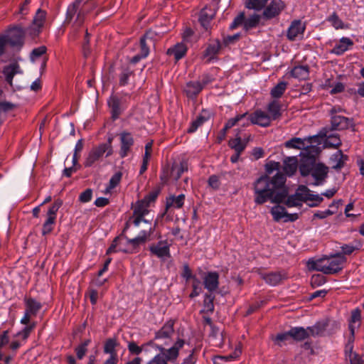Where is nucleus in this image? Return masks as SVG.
Instances as JSON below:
<instances>
[{
  "instance_id": "nucleus-1",
  "label": "nucleus",
  "mask_w": 364,
  "mask_h": 364,
  "mask_svg": "<svg viewBox=\"0 0 364 364\" xmlns=\"http://www.w3.org/2000/svg\"><path fill=\"white\" fill-rule=\"evenodd\" d=\"M286 181L284 174L277 172L272 178L267 176H262L253 184L254 200L256 204L261 205L269 200L273 202L282 200V196L273 197L276 191L282 188Z\"/></svg>"
},
{
  "instance_id": "nucleus-2",
  "label": "nucleus",
  "mask_w": 364,
  "mask_h": 364,
  "mask_svg": "<svg viewBox=\"0 0 364 364\" xmlns=\"http://www.w3.org/2000/svg\"><path fill=\"white\" fill-rule=\"evenodd\" d=\"M346 262V257L341 253H337L331 258L310 259L308 262V267L311 270H316L326 274H333L341 271Z\"/></svg>"
},
{
  "instance_id": "nucleus-3",
  "label": "nucleus",
  "mask_w": 364,
  "mask_h": 364,
  "mask_svg": "<svg viewBox=\"0 0 364 364\" xmlns=\"http://www.w3.org/2000/svg\"><path fill=\"white\" fill-rule=\"evenodd\" d=\"M323 201L321 196L314 194L306 186L301 185L293 195L288 196L285 204L287 207L301 206L302 203H306L311 207L318 205Z\"/></svg>"
},
{
  "instance_id": "nucleus-4",
  "label": "nucleus",
  "mask_w": 364,
  "mask_h": 364,
  "mask_svg": "<svg viewBox=\"0 0 364 364\" xmlns=\"http://www.w3.org/2000/svg\"><path fill=\"white\" fill-rule=\"evenodd\" d=\"M159 190L149 192L141 200H139L133 205V215L132 219L134 226L138 227L141 222L148 223L144 216L149 213V208L154 205L159 196Z\"/></svg>"
},
{
  "instance_id": "nucleus-5",
  "label": "nucleus",
  "mask_w": 364,
  "mask_h": 364,
  "mask_svg": "<svg viewBox=\"0 0 364 364\" xmlns=\"http://www.w3.org/2000/svg\"><path fill=\"white\" fill-rule=\"evenodd\" d=\"M84 0H75L73 4L68 6L66 12V21L70 22L75 15L77 13L76 19L74 22V26L78 28L81 26L84 21L86 14L94 10L97 4L95 0L87 1L80 10L78 11L79 6Z\"/></svg>"
},
{
  "instance_id": "nucleus-6",
  "label": "nucleus",
  "mask_w": 364,
  "mask_h": 364,
  "mask_svg": "<svg viewBox=\"0 0 364 364\" xmlns=\"http://www.w3.org/2000/svg\"><path fill=\"white\" fill-rule=\"evenodd\" d=\"M184 344V340L178 338L168 349L156 345L155 346L160 350L161 353L156 355L146 364H167L168 362L175 361L178 356L179 350L183 347Z\"/></svg>"
},
{
  "instance_id": "nucleus-7",
  "label": "nucleus",
  "mask_w": 364,
  "mask_h": 364,
  "mask_svg": "<svg viewBox=\"0 0 364 364\" xmlns=\"http://www.w3.org/2000/svg\"><path fill=\"white\" fill-rule=\"evenodd\" d=\"M111 143L112 139L109 138L107 143H102L98 146H94L85 157L84 166L85 167H91L95 163L98 161L105 154H106V157L111 156L113 154Z\"/></svg>"
},
{
  "instance_id": "nucleus-8",
  "label": "nucleus",
  "mask_w": 364,
  "mask_h": 364,
  "mask_svg": "<svg viewBox=\"0 0 364 364\" xmlns=\"http://www.w3.org/2000/svg\"><path fill=\"white\" fill-rule=\"evenodd\" d=\"M316 139L317 136H309L304 139L294 137L285 141L284 146L287 149L301 150L300 156H304L308 149H314L312 143L316 142Z\"/></svg>"
},
{
  "instance_id": "nucleus-9",
  "label": "nucleus",
  "mask_w": 364,
  "mask_h": 364,
  "mask_svg": "<svg viewBox=\"0 0 364 364\" xmlns=\"http://www.w3.org/2000/svg\"><path fill=\"white\" fill-rule=\"evenodd\" d=\"M271 122V117H269L267 113L261 109H258L250 115L247 114L246 122H244L242 124V126H248L250 122L253 124H257L260 127H267L269 126Z\"/></svg>"
},
{
  "instance_id": "nucleus-10",
  "label": "nucleus",
  "mask_w": 364,
  "mask_h": 364,
  "mask_svg": "<svg viewBox=\"0 0 364 364\" xmlns=\"http://www.w3.org/2000/svg\"><path fill=\"white\" fill-rule=\"evenodd\" d=\"M120 141V149L119 154L120 158L127 157L132 151V148L134 144V139L132 133L124 131L119 134Z\"/></svg>"
},
{
  "instance_id": "nucleus-11",
  "label": "nucleus",
  "mask_w": 364,
  "mask_h": 364,
  "mask_svg": "<svg viewBox=\"0 0 364 364\" xmlns=\"http://www.w3.org/2000/svg\"><path fill=\"white\" fill-rule=\"evenodd\" d=\"M107 103L111 109L112 118L114 120L119 118L127 107L125 100L122 97H119L117 95H112L108 100Z\"/></svg>"
},
{
  "instance_id": "nucleus-12",
  "label": "nucleus",
  "mask_w": 364,
  "mask_h": 364,
  "mask_svg": "<svg viewBox=\"0 0 364 364\" xmlns=\"http://www.w3.org/2000/svg\"><path fill=\"white\" fill-rule=\"evenodd\" d=\"M306 29V25L301 20L293 21L287 32V38L291 41H294L303 37Z\"/></svg>"
},
{
  "instance_id": "nucleus-13",
  "label": "nucleus",
  "mask_w": 364,
  "mask_h": 364,
  "mask_svg": "<svg viewBox=\"0 0 364 364\" xmlns=\"http://www.w3.org/2000/svg\"><path fill=\"white\" fill-rule=\"evenodd\" d=\"M340 108L338 109L336 107H333L331 110V126L334 129H346L353 125L352 120L350 119L336 114Z\"/></svg>"
},
{
  "instance_id": "nucleus-14",
  "label": "nucleus",
  "mask_w": 364,
  "mask_h": 364,
  "mask_svg": "<svg viewBox=\"0 0 364 364\" xmlns=\"http://www.w3.org/2000/svg\"><path fill=\"white\" fill-rule=\"evenodd\" d=\"M271 214L273 216V219L274 221H279L282 219H284V222L287 221H295L298 219V214H289L285 208L280 205H275L270 210Z\"/></svg>"
},
{
  "instance_id": "nucleus-15",
  "label": "nucleus",
  "mask_w": 364,
  "mask_h": 364,
  "mask_svg": "<svg viewBox=\"0 0 364 364\" xmlns=\"http://www.w3.org/2000/svg\"><path fill=\"white\" fill-rule=\"evenodd\" d=\"M150 252L159 258L170 257V245L167 240H160L149 247Z\"/></svg>"
},
{
  "instance_id": "nucleus-16",
  "label": "nucleus",
  "mask_w": 364,
  "mask_h": 364,
  "mask_svg": "<svg viewBox=\"0 0 364 364\" xmlns=\"http://www.w3.org/2000/svg\"><path fill=\"white\" fill-rule=\"evenodd\" d=\"M25 36L24 29L20 26H16L9 31L8 41L13 46L21 47L24 42Z\"/></svg>"
},
{
  "instance_id": "nucleus-17",
  "label": "nucleus",
  "mask_w": 364,
  "mask_h": 364,
  "mask_svg": "<svg viewBox=\"0 0 364 364\" xmlns=\"http://www.w3.org/2000/svg\"><path fill=\"white\" fill-rule=\"evenodd\" d=\"M285 4L282 0H272L263 11V16L267 19L277 16L284 9Z\"/></svg>"
},
{
  "instance_id": "nucleus-18",
  "label": "nucleus",
  "mask_w": 364,
  "mask_h": 364,
  "mask_svg": "<svg viewBox=\"0 0 364 364\" xmlns=\"http://www.w3.org/2000/svg\"><path fill=\"white\" fill-rule=\"evenodd\" d=\"M203 285L208 291H215L219 286V274L217 272H208L203 277Z\"/></svg>"
},
{
  "instance_id": "nucleus-19",
  "label": "nucleus",
  "mask_w": 364,
  "mask_h": 364,
  "mask_svg": "<svg viewBox=\"0 0 364 364\" xmlns=\"http://www.w3.org/2000/svg\"><path fill=\"white\" fill-rule=\"evenodd\" d=\"M328 167L322 164H315L312 170L311 176L314 178L315 182L314 185H321L328 175Z\"/></svg>"
},
{
  "instance_id": "nucleus-20",
  "label": "nucleus",
  "mask_w": 364,
  "mask_h": 364,
  "mask_svg": "<svg viewBox=\"0 0 364 364\" xmlns=\"http://www.w3.org/2000/svg\"><path fill=\"white\" fill-rule=\"evenodd\" d=\"M348 156L343 154L342 151L338 150L331 155L329 159V164L331 168L336 171H340L344 167L346 162L348 161Z\"/></svg>"
},
{
  "instance_id": "nucleus-21",
  "label": "nucleus",
  "mask_w": 364,
  "mask_h": 364,
  "mask_svg": "<svg viewBox=\"0 0 364 364\" xmlns=\"http://www.w3.org/2000/svg\"><path fill=\"white\" fill-rule=\"evenodd\" d=\"M261 277L270 286H277L287 278L286 274L283 272H272L269 273H261Z\"/></svg>"
},
{
  "instance_id": "nucleus-22",
  "label": "nucleus",
  "mask_w": 364,
  "mask_h": 364,
  "mask_svg": "<svg viewBox=\"0 0 364 364\" xmlns=\"http://www.w3.org/2000/svg\"><path fill=\"white\" fill-rule=\"evenodd\" d=\"M188 48L183 43H177L174 46L170 47L166 54L168 55H173L176 62L184 58L187 53Z\"/></svg>"
},
{
  "instance_id": "nucleus-23",
  "label": "nucleus",
  "mask_w": 364,
  "mask_h": 364,
  "mask_svg": "<svg viewBox=\"0 0 364 364\" xmlns=\"http://www.w3.org/2000/svg\"><path fill=\"white\" fill-rule=\"evenodd\" d=\"M298 168L297 156H287L283 159L282 170L286 176H293Z\"/></svg>"
},
{
  "instance_id": "nucleus-24",
  "label": "nucleus",
  "mask_w": 364,
  "mask_h": 364,
  "mask_svg": "<svg viewBox=\"0 0 364 364\" xmlns=\"http://www.w3.org/2000/svg\"><path fill=\"white\" fill-rule=\"evenodd\" d=\"M353 46V41L350 38L342 37L340 41L335 44L331 53L336 55H341Z\"/></svg>"
},
{
  "instance_id": "nucleus-25",
  "label": "nucleus",
  "mask_w": 364,
  "mask_h": 364,
  "mask_svg": "<svg viewBox=\"0 0 364 364\" xmlns=\"http://www.w3.org/2000/svg\"><path fill=\"white\" fill-rule=\"evenodd\" d=\"M250 137V136H248L247 138L242 139L238 132L235 137L229 141L228 145L235 152L242 153L247 145Z\"/></svg>"
},
{
  "instance_id": "nucleus-26",
  "label": "nucleus",
  "mask_w": 364,
  "mask_h": 364,
  "mask_svg": "<svg viewBox=\"0 0 364 364\" xmlns=\"http://www.w3.org/2000/svg\"><path fill=\"white\" fill-rule=\"evenodd\" d=\"M206 84L207 82L201 83L200 81H191L187 82L184 91L188 97L193 98L201 92Z\"/></svg>"
},
{
  "instance_id": "nucleus-27",
  "label": "nucleus",
  "mask_w": 364,
  "mask_h": 364,
  "mask_svg": "<svg viewBox=\"0 0 364 364\" xmlns=\"http://www.w3.org/2000/svg\"><path fill=\"white\" fill-rule=\"evenodd\" d=\"M22 71L17 63H11L5 66L3 69V74L5 76L6 81L11 85H13V78L16 74H21Z\"/></svg>"
},
{
  "instance_id": "nucleus-28",
  "label": "nucleus",
  "mask_w": 364,
  "mask_h": 364,
  "mask_svg": "<svg viewBox=\"0 0 364 364\" xmlns=\"http://www.w3.org/2000/svg\"><path fill=\"white\" fill-rule=\"evenodd\" d=\"M174 321L170 319L167 321L164 326L155 333V339H163L170 338L173 332Z\"/></svg>"
},
{
  "instance_id": "nucleus-29",
  "label": "nucleus",
  "mask_w": 364,
  "mask_h": 364,
  "mask_svg": "<svg viewBox=\"0 0 364 364\" xmlns=\"http://www.w3.org/2000/svg\"><path fill=\"white\" fill-rule=\"evenodd\" d=\"M126 239L117 237L113 240L109 247L107 250L106 254L110 255L117 252H129V250L126 248Z\"/></svg>"
},
{
  "instance_id": "nucleus-30",
  "label": "nucleus",
  "mask_w": 364,
  "mask_h": 364,
  "mask_svg": "<svg viewBox=\"0 0 364 364\" xmlns=\"http://www.w3.org/2000/svg\"><path fill=\"white\" fill-rule=\"evenodd\" d=\"M215 15V11L210 7L205 6L203 8L200 13L199 21L201 26L208 30L210 26V23Z\"/></svg>"
},
{
  "instance_id": "nucleus-31",
  "label": "nucleus",
  "mask_w": 364,
  "mask_h": 364,
  "mask_svg": "<svg viewBox=\"0 0 364 364\" xmlns=\"http://www.w3.org/2000/svg\"><path fill=\"white\" fill-rule=\"evenodd\" d=\"M361 323V311L357 308L351 311L350 318L349 320L348 328L350 332L351 336L353 338L355 334V330L360 326Z\"/></svg>"
},
{
  "instance_id": "nucleus-32",
  "label": "nucleus",
  "mask_w": 364,
  "mask_h": 364,
  "mask_svg": "<svg viewBox=\"0 0 364 364\" xmlns=\"http://www.w3.org/2000/svg\"><path fill=\"white\" fill-rule=\"evenodd\" d=\"M153 231L154 230L151 228L149 230H141L137 237L133 239L126 238V244L132 245L135 248L140 244L144 243Z\"/></svg>"
},
{
  "instance_id": "nucleus-33",
  "label": "nucleus",
  "mask_w": 364,
  "mask_h": 364,
  "mask_svg": "<svg viewBox=\"0 0 364 364\" xmlns=\"http://www.w3.org/2000/svg\"><path fill=\"white\" fill-rule=\"evenodd\" d=\"M23 301L25 304V311L36 316L42 307L41 304L31 297H25Z\"/></svg>"
},
{
  "instance_id": "nucleus-34",
  "label": "nucleus",
  "mask_w": 364,
  "mask_h": 364,
  "mask_svg": "<svg viewBox=\"0 0 364 364\" xmlns=\"http://www.w3.org/2000/svg\"><path fill=\"white\" fill-rule=\"evenodd\" d=\"M185 195L184 194H180L178 196H170L166 198V208H176L179 209L183 207L185 201Z\"/></svg>"
},
{
  "instance_id": "nucleus-35",
  "label": "nucleus",
  "mask_w": 364,
  "mask_h": 364,
  "mask_svg": "<svg viewBox=\"0 0 364 364\" xmlns=\"http://www.w3.org/2000/svg\"><path fill=\"white\" fill-rule=\"evenodd\" d=\"M291 76L299 80H305L309 76V69L307 65L295 66L291 70Z\"/></svg>"
},
{
  "instance_id": "nucleus-36",
  "label": "nucleus",
  "mask_w": 364,
  "mask_h": 364,
  "mask_svg": "<svg viewBox=\"0 0 364 364\" xmlns=\"http://www.w3.org/2000/svg\"><path fill=\"white\" fill-rule=\"evenodd\" d=\"M346 356L349 360L350 364H364V360L355 352L353 351V344L348 343L346 346Z\"/></svg>"
},
{
  "instance_id": "nucleus-37",
  "label": "nucleus",
  "mask_w": 364,
  "mask_h": 364,
  "mask_svg": "<svg viewBox=\"0 0 364 364\" xmlns=\"http://www.w3.org/2000/svg\"><path fill=\"white\" fill-rule=\"evenodd\" d=\"M291 338L296 341H301L309 336V333L304 327H293L289 330Z\"/></svg>"
},
{
  "instance_id": "nucleus-38",
  "label": "nucleus",
  "mask_w": 364,
  "mask_h": 364,
  "mask_svg": "<svg viewBox=\"0 0 364 364\" xmlns=\"http://www.w3.org/2000/svg\"><path fill=\"white\" fill-rule=\"evenodd\" d=\"M119 345L116 338L106 340L104 345V353L109 354L110 357H118L116 348Z\"/></svg>"
},
{
  "instance_id": "nucleus-39",
  "label": "nucleus",
  "mask_w": 364,
  "mask_h": 364,
  "mask_svg": "<svg viewBox=\"0 0 364 364\" xmlns=\"http://www.w3.org/2000/svg\"><path fill=\"white\" fill-rule=\"evenodd\" d=\"M281 105L277 100H272L267 105L268 114L272 120H275L281 116Z\"/></svg>"
},
{
  "instance_id": "nucleus-40",
  "label": "nucleus",
  "mask_w": 364,
  "mask_h": 364,
  "mask_svg": "<svg viewBox=\"0 0 364 364\" xmlns=\"http://www.w3.org/2000/svg\"><path fill=\"white\" fill-rule=\"evenodd\" d=\"M220 48V42L218 40H216L208 45L205 50L204 56L208 58V60H210L219 53Z\"/></svg>"
},
{
  "instance_id": "nucleus-41",
  "label": "nucleus",
  "mask_w": 364,
  "mask_h": 364,
  "mask_svg": "<svg viewBox=\"0 0 364 364\" xmlns=\"http://www.w3.org/2000/svg\"><path fill=\"white\" fill-rule=\"evenodd\" d=\"M188 171V166L186 162H181L180 164H174L172 166L171 176L176 181L179 179L181 175Z\"/></svg>"
},
{
  "instance_id": "nucleus-42",
  "label": "nucleus",
  "mask_w": 364,
  "mask_h": 364,
  "mask_svg": "<svg viewBox=\"0 0 364 364\" xmlns=\"http://www.w3.org/2000/svg\"><path fill=\"white\" fill-rule=\"evenodd\" d=\"M148 346H155L156 344L151 341L141 346H139L135 342L132 341L129 342L127 348L131 354L139 355L144 350H146V347Z\"/></svg>"
},
{
  "instance_id": "nucleus-43",
  "label": "nucleus",
  "mask_w": 364,
  "mask_h": 364,
  "mask_svg": "<svg viewBox=\"0 0 364 364\" xmlns=\"http://www.w3.org/2000/svg\"><path fill=\"white\" fill-rule=\"evenodd\" d=\"M287 82L284 81L279 82L270 91L272 97L275 99L280 98L287 90Z\"/></svg>"
},
{
  "instance_id": "nucleus-44",
  "label": "nucleus",
  "mask_w": 364,
  "mask_h": 364,
  "mask_svg": "<svg viewBox=\"0 0 364 364\" xmlns=\"http://www.w3.org/2000/svg\"><path fill=\"white\" fill-rule=\"evenodd\" d=\"M326 21L331 23V25L336 30L338 29H346L347 28V26L345 25L343 21L339 18L338 15L333 12L331 15H330Z\"/></svg>"
},
{
  "instance_id": "nucleus-45",
  "label": "nucleus",
  "mask_w": 364,
  "mask_h": 364,
  "mask_svg": "<svg viewBox=\"0 0 364 364\" xmlns=\"http://www.w3.org/2000/svg\"><path fill=\"white\" fill-rule=\"evenodd\" d=\"M247 116V113L246 112L242 114H237L235 117L228 119L225 123V129H230L236 124L242 125L244 122H246Z\"/></svg>"
},
{
  "instance_id": "nucleus-46",
  "label": "nucleus",
  "mask_w": 364,
  "mask_h": 364,
  "mask_svg": "<svg viewBox=\"0 0 364 364\" xmlns=\"http://www.w3.org/2000/svg\"><path fill=\"white\" fill-rule=\"evenodd\" d=\"M134 75L133 70L129 68H124L122 70L119 77V83L120 86H125L128 84L129 77Z\"/></svg>"
},
{
  "instance_id": "nucleus-47",
  "label": "nucleus",
  "mask_w": 364,
  "mask_h": 364,
  "mask_svg": "<svg viewBox=\"0 0 364 364\" xmlns=\"http://www.w3.org/2000/svg\"><path fill=\"white\" fill-rule=\"evenodd\" d=\"M55 220L56 219L53 218V217L51 218L47 216V218L43 224L42 228V235L43 236L48 235L53 231Z\"/></svg>"
},
{
  "instance_id": "nucleus-48",
  "label": "nucleus",
  "mask_w": 364,
  "mask_h": 364,
  "mask_svg": "<svg viewBox=\"0 0 364 364\" xmlns=\"http://www.w3.org/2000/svg\"><path fill=\"white\" fill-rule=\"evenodd\" d=\"M122 173L121 172L115 173L110 178L109 184L106 188L105 193H109L111 190L114 188L121 181Z\"/></svg>"
},
{
  "instance_id": "nucleus-49",
  "label": "nucleus",
  "mask_w": 364,
  "mask_h": 364,
  "mask_svg": "<svg viewBox=\"0 0 364 364\" xmlns=\"http://www.w3.org/2000/svg\"><path fill=\"white\" fill-rule=\"evenodd\" d=\"M290 338L291 336L289 335V331H288L284 333H278L275 336H272V339L276 345L282 347L283 344Z\"/></svg>"
},
{
  "instance_id": "nucleus-50",
  "label": "nucleus",
  "mask_w": 364,
  "mask_h": 364,
  "mask_svg": "<svg viewBox=\"0 0 364 364\" xmlns=\"http://www.w3.org/2000/svg\"><path fill=\"white\" fill-rule=\"evenodd\" d=\"M90 342V339H87L75 348V350L78 359L81 360L84 358L87 351V346Z\"/></svg>"
},
{
  "instance_id": "nucleus-51",
  "label": "nucleus",
  "mask_w": 364,
  "mask_h": 364,
  "mask_svg": "<svg viewBox=\"0 0 364 364\" xmlns=\"http://www.w3.org/2000/svg\"><path fill=\"white\" fill-rule=\"evenodd\" d=\"M208 119V117H206L202 114H200L197 117V118L191 122L190 127L188 129V133L195 132L197 129L200 127Z\"/></svg>"
},
{
  "instance_id": "nucleus-52",
  "label": "nucleus",
  "mask_w": 364,
  "mask_h": 364,
  "mask_svg": "<svg viewBox=\"0 0 364 364\" xmlns=\"http://www.w3.org/2000/svg\"><path fill=\"white\" fill-rule=\"evenodd\" d=\"M267 0H247L246 7L257 11L262 10L266 5Z\"/></svg>"
},
{
  "instance_id": "nucleus-53",
  "label": "nucleus",
  "mask_w": 364,
  "mask_h": 364,
  "mask_svg": "<svg viewBox=\"0 0 364 364\" xmlns=\"http://www.w3.org/2000/svg\"><path fill=\"white\" fill-rule=\"evenodd\" d=\"M46 12L41 9H38L36 13L32 23L43 28L46 21Z\"/></svg>"
},
{
  "instance_id": "nucleus-54",
  "label": "nucleus",
  "mask_w": 364,
  "mask_h": 364,
  "mask_svg": "<svg viewBox=\"0 0 364 364\" xmlns=\"http://www.w3.org/2000/svg\"><path fill=\"white\" fill-rule=\"evenodd\" d=\"M147 39H148V37H147V35H144L141 38H140V41H139V48H140V51H139V54L141 55L142 57H144V58H146L149 54V46L147 43Z\"/></svg>"
},
{
  "instance_id": "nucleus-55",
  "label": "nucleus",
  "mask_w": 364,
  "mask_h": 364,
  "mask_svg": "<svg viewBox=\"0 0 364 364\" xmlns=\"http://www.w3.org/2000/svg\"><path fill=\"white\" fill-rule=\"evenodd\" d=\"M259 16L257 14L252 15L248 18L245 19L244 28L245 30H249L256 27L259 22Z\"/></svg>"
},
{
  "instance_id": "nucleus-56",
  "label": "nucleus",
  "mask_w": 364,
  "mask_h": 364,
  "mask_svg": "<svg viewBox=\"0 0 364 364\" xmlns=\"http://www.w3.org/2000/svg\"><path fill=\"white\" fill-rule=\"evenodd\" d=\"M325 144L326 146L338 148L341 144V140L338 135L331 134L326 139Z\"/></svg>"
},
{
  "instance_id": "nucleus-57",
  "label": "nucleus",
  "mask_w": 364,
  "mask_h": 364,
  "mask_svg": "<svg viewBox=\"0 0 364 364\" xmlns=\"http://www.w3.org/2000/svg\"><path fill=\"white\" fill-rule=\"evenodd\" d=\"M63 205V200L60 199H57L54 201V203L52 204V205L49 208L48 212H47V216L48 217H53V218L56 219L57 217V213L59 210V208Z\"/></svg>"
},
{
  "instance_id": "nucleus-58",
  "label": "nucleus",
  "mask_w": 364,
  "mask_h": 364,
  "mask_svg": "<svg viewBox=\"0 0 364 364\" xmlns=\"http://www.w3.org/2000/svg\"><path fill=\"white\" fill-rule=\"evenodd\" d=\"M42 28L38 25H35L32 23V24L28 27L26 29H24L26 32V35L30 36L32 39H34L41 32Z\"/></svg>"
},
{
  "instance_id": "nucleus-59",
  "label": "nucleus",
  "mask_w": 364,
  "mask_h": 364,
  "mask_svg": "<svg viewBox=\"0 0 364 364\" xmlns=\"http://www.w3.org/2000/svg\"><path fill=\"white\" fill-rule=\"evenodd\" d=\"M314 164L312 161L308 163H301L299 166V171L303 176H307L311 175L312 170L314 166Z\"/></svg>"
},
{
  "instance_id": "nucleus-60",
  "label": "nucleus",
  "mask_w": 364,
  "mask_h": 364,
  "mask_svg": "<svg viewBox=\"0 0 364 364\" xmlns=\"http://www.w3.org/2000/svg\"><path fill=\"white\" fill-rule=\"evenodd\" d=\"M326 278L322 274H314L311 278V285L313 288H316L325 284Z\"/></svg>"
},
{
  "instance_id": "nucleus-61",
  "label": "nucleus",
  "mask_w": 364,
  "mask_h": 364,
  "mask_svg": "<svg viewBox=\"0 0 364 364\" xmlns=\"http://www.w3.org/2000/svg\"><path fill=\"white\" fill-rule=\"evenodd\" d=\"M47 51V48L45 46H41L38 48H34L30 55L31 60L32 61L36 60L39 57L44 55Z\"/></svg>"
},
{
  "instance_id": "nucleus-62",
  "label": "nucleus",
  "mask_w": 364,
  "mask_h": 364,
  "mask_svg": "<svg viewBox=\"0 0 364 364\" xmlns=\"http://www.w3.org/2000/svg\"><path fill=\"white\" fill-rule=\"evenodd\" d=\"M280 168V163L274 161H270L265 165V171L267 174H272L275 171L279 172Z\"/></svg>"
},
{
  "instance_id": "nucleus-63",
  "label": "nucleus",
  "mask_w": 364,
  "mask_h": 364,
  "mask_svg": "<svg viewBox=\"0 0 364 364\" xmlns=\"http://www.w3.org/2000/svg\"><path fill=\"white\" fill-rule=\"evenodd\" d=\"M214 296L210 294H205L204 299V308L207 311L213 313L214 311Z\"/></svg>"
},
{
  "instance_id": "nucleus-64",
  "label": "nucleus",
  "mask_w": 364,
  "mask_h": 364,
  "mask_svg": "<svg viewBox=\"0 0 364 364\" xmlns=\"http://www.w3.org/2000/svg\"><path fill=\"white\" fill-rule=\"evenodd\" d=\"M182 277L186 281H188L189 279H192L193 280H195L198 283H200V280L195 275L192 274L191 269H190L188 264L183 265Z\"/></svg>"
}]
</instances>
